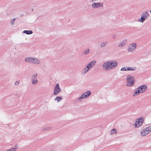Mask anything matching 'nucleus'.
<instances>
[{
  "instance_id": "nucleus-1",
  "label": "nucleus",
  "mask_w": 151,
  "mask_h": 151,
  "mask_svg": "<svg viewBox=\"0 0 151 151\" xmlns=\"http://www.w3.org/2000/svg\"><path fill=\"white\" fill-rule=\"evenodd\" d=\"M127 86H133L135 82V80L133 76L128 75L127 77Z\"/></svg>"
},
{
  "instance_id": "nucleus-2",
  "label": "nucleus",
  "mask_w": 151,
  "mask_h": 151,
  "mask_svg": "<svg viewBox=\"0 0 151 151\" xmlns=\"http://www.w3.org/2000/svg\"><path fill=\"white\" fill-rule=\"evenodd\" d=\"M149 15V13L147 11H145L142 13L141 15V17L138 20L139 22H143L147 19Z\"/></svg>"
},
{
  "instance_id": "nucleus-3",
  "label": "nucleus",
  "mask_w": 151,
  "mask_h": 151,
  "mask_svg": "<svg viewBox=\"0 0 151 151\" xmlns=\"http://www.w3.org/2000/svg\"><path fill=\"white\" fill-rule=\"evenodd\" d=\"M144 121V118L143 117H141L137 119L134 125L135 128L139 127L142 125Z\"/></svg>"
},
{
  "instance_id": "nucleus-4",
  "label": "nucleus",
  "mask_w": 151,
  "mask_h": 151,
  "mask_svg": "<svg viewBox=\"0 0 151 151\" xmlns=\"http://www.w3.org/2000/svg\"><path fill=\"white\" fill-rule=\"evenodd\" d=\"M102 68L105 71L110 70L109 61L105 62L102 64Z\"/></svg>"
},
{
  "instance_id": "nucleus-5",
  "label": "nucleus",
  "mask_w": 151,
  "mask_h": 151,
  "mask_svg": "<svg viewBox=\"0 0 151 151\" xmlns=\"http://www.w3.org/2000/svg\"><path fill=\"white\" fill-rule=\"evenodd\" d=\"M137 46V44L135 43H133L129 45L127 49L128 52H132L135 49Z\"/></svg>"
},
{
  "instance_id": "nucleus-6",
  "label": "nucleus",
  "mask_w": 151,
  "mask_h": 151,
  "mask_svg": "<svg viewBox=\"0 0 151 151\" xmlns=\"http://www.w3.org/2000/svg\"><path fill=\"white\" fill-rule=\"evenodd\" d=\"M91 94V92L90 91H88L86 92H84L80 97L78 98V99L80 100L81 99L87 98Z\"/></svg>"
},
{
  "instance_id": "nucleus-7",
  "label": "nucleus",
  "mask_w": 151,
  "mask_h": 151,
  "mask_svg": "<svg viewBox=\"0 0 151 151\" xmlns=\"http://www.w3.org/2000/svg\"><path fill=\"white\" fill-rule=\"evenodd\" d=\"M111 70L114 68L118 65L117 62L114 60L109 61Z\"/></svg>"
},
{
  "instance_id": "nucleus-8",
  "label": "nucleus",
  "mask_w": 151,
  "mask_h": 151,
  "mask_svg": "<svg viewBox=\"0 0 151 151\" xmlns=\"http://www.w3.org/2000/svg\"><path fill=\"white\" fill-rule=\"evenodd\" d=\"M61 88L59 86V84H57L54 87L53 95H56L58 94L61 91Z\"/></svg>"
},
{
  "instance_id": "nucleus-9",
  "label": "nucleus",
  "mask_w": 151,
  "mask_h": 151,
  "mask_svg": "<svg viewBox=\"0 0 151 151\" xmlns=\"http://www.w3.org/2000/svg\"><path fill=\"white\" fill-rule=\"evenodd\" d=\"M103 6V4L101 2H94L92 4V7L94 9L102 7Z\"/></svg>"
},
{
  "instance_id": "nucleus-10",
  "label": "nucleus",
  "mask_w": 151,
  "mask_h": 151,
  "mask_svg": "<svg viewBox=\"0 0 151 151\" xmlns=\"http://www.w3.org/2000/svg\"><path fill=\"white\" fill-rule=\"evenodd\" d=\"M96 62V60H93L89 63L86 66V68H88L90 70L94 66Z\"/></svg>"
},
{
  "instance_id": "nucleus-11",
  "label": "nucleus",
  "mask_w": 151,
  "mask_h": 151,
  "mask_svg": "<svg viewBox=\"0 0 151 151\" xmlns=\"http://www.w3.org/2000/svg\"><path fill=\"white\" fill-rule=\"evenodd\" d=\"M147 85H144L138 87L137 89H138L140 90L141 93H142L145 92L147 90Z\"/></svg>"
},
{
  "instance_id": "nucleus-12",
  "label": "nucleus",
  "mask_w": 151,
  "mask_h": 151,
  "mask_svg": "<svg viewBox=\"0 0 151 151\" xmlns=\"http://www.w3.org/2000/svg\"><path fill=\"white\" fill-rule=\"evenodd\" d=\"M52 128V127L51 126L47 125L42 128L41 129V131L42 132H45L51 129Z\"/></svg>"
},
{
  "instance_id": "nucleus-13",
  "label": "nucleus",
  "mask_w": 151,
  "mask_h": 151,
  "mask_svg": "<svg viewBox=\"0 0 151 151\" xmlns=\"http://www.w3.org/2000/svg\"><path fill=\"white\" fill-rule=\"evenodd\" d=\"M37 76V73H36L32 76L31 80L32 81V84H35L37 83V80L36 78Z\"/></svg>"
},
{
  "instance_id": "nucleus-14",
  "label": "nucleus",
  "mask_w": 151,
  "mask_h": 151,
  "mask_svg": "<svg viewBox=\"0 0 151 151\" xmlns=\"http://www.w3.org/2000/svg\"><path fill=\"white\" fill-rule=\"evenodd\" d=\"M32 63L34 65H39L40 63V61L39 59L34 57Z\"/></svg>"
},
{
  "instance_id": "nucleus-15",
  "label": "nucleus",
  "mask_w": 151,
  "mask_h": 151,
  "mask_svg": "<svg viewBox=\"0 0 151 151\" xmlns=\"http://www.w3.org/2000/svg\"><path fill=\"white\" fill-rule=\"evenodd\" d=\"M127 42V39H124L120 43L119 46L118 47H122L124 46H125Z\"/></svg>"
},
{
  "instance_id": "nucleus-16",
  "label": "nucleus",
  "mask_w": 151,
  "mask_h": 151,
  "mask_svg": "<svg viewBox=\"0 0 151 151\" xmlns=\"http://www.w3.org/2000/svg\"><path fill=\"white\" fill-rule=\"evenodd\" d=\"M149 131L146 127L145 129H144L141 133V135L143 136H145L149 133Z\"/></svg>"
},
{
  "instance_id": "nucleus-17",
  "label": "nucleus",
  "mask_w": 151,
  "mask_h": 151,
  "mask_svg": "<svg viewBox=\"0 0 151 151\" xmlns=\"http://www.w3.org/2000/svg\"><path fill=\"white\" fill-rule=\"evenodd\" d=\"M34 57H28L24 59L25 62L29 63H32V61L33 60Z\"/></svg>"
},
{
  "instance_id": "nucleus-18",
  "label": "nucleus",
  "mask_w": 151,
  "mask_h": 151,
  "mask_svg": "<svg viewBox=\"0 0 151 151\" xmlns=\"http://www.w3.org/2000/svg\"><path fill=\"white\" fill-rule=\"evenodd\" d=\"M18 148L17 145H16L14 146V147L11 148L9 149L8 150L6 151H15L18 149Z\"/></svg>"
},
{
  "instance_id": "nucleus-19",
  "label": "nucleus",
  "mask_w": 151,
  "mask_h": 151,
  "mask_svg": "<svg viewBox=\"0 0 151 151\" xmlns=\"http://www.w3.org/2000/svg\"><path fill=\"white\" fill-rule=\"evenodd\" d=\"M140 90L138 89H136L133 94V96H135L136 95H138L139 93H140Z\"/></svg>"
},
{
  "instance_id": "nucleus-20",
  "label": "nucleus",
  "mask_w": 151,
  "mask_h": 151,
  "mask_svg": "<svg viewBox=\"0 0 151 151\" xmlns=\"http://www.w3.org/2000/svg\"><path fill=\"white\" fill-rule=\"evenodd\" d=\"M23 32L24 33H25L27 35H30L32 34L33 33V32L31 30H24Z\"/></svg>"
},
{
  "instance_id": "nucleus-21",
  "label": "nucleus",
  "mask_w": 151,
  "mask_h": 151,
  "mask_svg": "<svg viewBox=\"0 0 151 151\" xmlns=\"http://www.w3.org/2000/svg\"><path fill=\"white\" fill-rule=\"evenodd\" d=\"M136 69V67H127V71L128 70H131V71H134Z\"/></svg>"
},
{
  "instance_id": "nucleus-22",
  "label": "nucleus",
  "mask_w": 151,
  "mask_h": 151,
  "mask_svg": "<svg viewBox=\"0 0 151 151\" xmlns=\"http://www.w3.org/2000/svg\"><path fill=\"white\" fill-rule=\"evenodd\" d=\"M89 70H90L88 68H86H86H84L82 72V73L83 74H84L86 73H87Z\"/></svg>"
},
{
  "instance_id": "nucleus-23",
  "label": "nucleus",
  "mask_w": 151,
  "mask_h": 151,
  "mask_svg": "<svg viewBox=\"0 0 151 151\" xmlns=\"http://www.w3.org/2000/svg\"><path fill=\"white\" fill-rule=\"evenodd\" d=\"M62 97L57 96L55 99L54 100L57 101L58 102H59L60 101L62 100Z\"/></svg>"
},
{
  "instance_id": "nucleus-24",
  "label": "nucleus",
  "mask_w": 151,
  "mask_h": 151,
  "mask_svg": "<svg viewBox=\"0 0 151 151\" xmlns=\"http://www.w3.org/2000/svg\"><path fill=\"white\" fill-rule=\"evenodd\" d=\"M107 44V42H103L101 45V46L102 47H104L106 46Z\"/></svg>"
},
{
  "instance_id": "nucleus-25",
  "label": "nucleus",
  "mask_w": 151,
  "mask_h": 151,
  "mask_svg": "<svg viewBox=\"0 0 151 151\" xmlns=\"http://www.w3.org/2000/svg\"><path fill=\"white\" fill-rule=\"evenodd\" d=\"M116 131L115 129H113L110 132V134H116Z\"/></svg>"
},
{
  "instance_id": "nucleus-26",
  "label": "nucleus",
  "mask_w": 151,
  "mask_h": 151,
  "mask_svg": "<svg viewBox=\"0 0 151 151\" xmlns=\"http://www.w3.org/2000/svg\"><path fill=\"white\" fill-rule=\"evenodd\" d=\"M89 49H88L84 51V54L85 55H87L89 53Z\"/></svg>"
},
{
  "instance_id": "nucleus-27",
  "label": "nucleus",
  "mask_w": 151,
  "mask_h": 151,
  "mask_svg": "<svg viewBox=\"0 0 151 151\" xmlns=\"http://www.w3.org/2000/svg\"><path fill=\"white\" fill-rule=\"evenodd\" d=\"M121 71H127V67H122L121 69Z\"/></svg>"
},
{
  "instance_id": "nucleus-28",
  "label": "nucleus",
  "mask_w": 151,
  "mask_h": 151,
  "mask_svg": "<svg viewBox=\"0 0 151 151\" xmlns=\"http://www.w3.org/2000/svg\"><path fill=\"white\" fill-rule=\"evenodd\" d=\"M15 20V18L12 19L11 21V23L12 25H14V22Z\"/></svg>"
},
{
  "instance_id": "nucleus-29",
  "label": "nucleus",
  "mask_w": 151,
  "mask_h": 151,
  "mask_svg": "<svg viewBox=\"0 0 151 151\" xmlns=\"http://www.w3.org/2000/svg\"><path fill=\"white\" fill-rule=\"evenodd\" d=\"M147 128L149 132H151V126H148Z\"/></svg>"
},
{
  "instance_id": "nucleus-30",
  "label": "nucleus",
  "mask_w": 151,
  "mask_h": 151,
  "mask_svg": "<svg viewBox=\"0 0 151 151\" xmlns=\"http://www.w3.org/2000/svg\"><path fill=\"white\" fill-rule=\"evenodd\" d=\"M19 81H16V82H15V85L16 86L18 85L19 84Z\"/></svg>"
},
{
  "instance_id": "nucleus-31",
  "label": "nucleus",
  "mask_w": 151,
  "mask_h": 151,
  "mask_svg": "<svg viewBox=\"0 0 151 151\" xmlns=\"http://www.w3.org/2000/svg\"><path fill=\"white\" fill-rule=\"evenodd\" d=\"M116 35H112V38H113V39H115L116 38Z\"/></svg>"
},
{
  "instance_id": "nucleus-32",
  "label": "nucleus",
  "mask_w": 151,
  "mask_h": 151,
  "mask_svg": "<svg viewBox=\"0 0 151 151\" xmlns=\"http://www.w3.org/2000/svg\"><path fill=\"white\" fill-rule=\"evenodd\" d=\"M98 0H91V1L92 2H94V1H96Z\"/></svg>"
}]
</instances>
